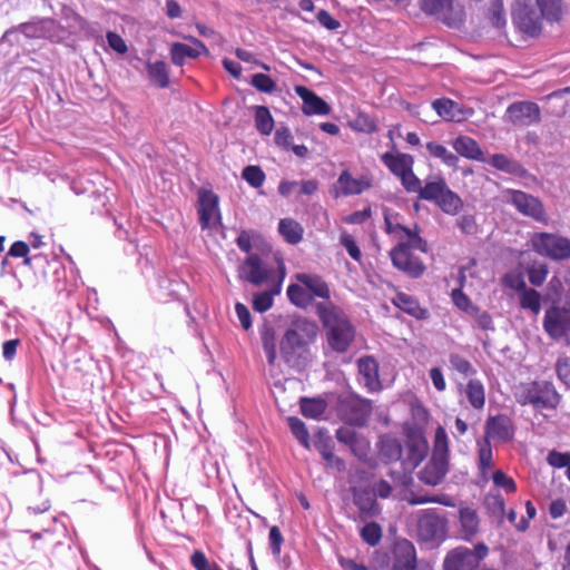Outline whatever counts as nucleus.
I'll return each mask as SVG.
<instances>
[{
	"mask_svg": "<svg viewBox=\"0 0 570 570\" xmlns=\"http://www.w3.org/2000/svg\"><path fill=\"white\" fill-rule=\"evenodd\" d=\"M238 277L254 286H274L281 293L286 277L284 259L275 254H249L238 266Z\"/></svg>",
	"mask_w": 570,
	"mask_h": 570,
	"instance_id": "nucleus-1",
	"label": "nucleus"
},
{
	"mask_svg": "<svg viewBox=\"0 0 570 570\" xmlns=\"http://www.w3.org/2000/svg\"><path fill=\"white\" fill-rule=\"evenodd\" d=\"M317 313L325 330L328 346L344 353L355 338V327L346 314L332 304H318Z\"/></svg>",
	"mask_w": 570,
	"mask_h": 570,
	"instance_id": "nucleus-2",
	"label": "nucleus"
},
{
	"mask_svg": "<svg viewBox=\"0 0 570 570\" xmlns=\"http://www.w3.org/2000/svg\"><path fill=\"white\" fill-rule=\"evenodd\" d=\"M318 326L307 318L294 320L281 341V354L286 363L295 365L297 358L316 340Z\"/></svg>",
	"mask_w": 570,
	"mask_h": 570,
	"instance_id": "nucleus-3",
	"label": "nucleus"
},
{
	"mask_svg": "<svg viewBox=\"0 0 570 570\" xmlns=\"http://www.w3.org/2000/svg\"><path fill=\"white\" fill-rule=\"evenodd\" d=\"M533 250L552 261L570 258V239L553 233H535L531 237Z\"/></svg>",
	"mask_w": 570,
	"mask_h": 570,
	"instance_id": "nucleus-4",
	"label": "nucleus"
},
{
	"mask_svg": "<svg viewBox=\"0 0 570 570\" xmlns=\"http://www.w3.org/2000/svg\"><path fill=\"white\" fill-rule=\"evenodd\" d=\"M559 394L549 382H532L524 385L518 394V401L535 409H554L559 403Z\"/></svg>",
	"mask_w": 570,
	"mask_h": 570,
	"instance_id": "nucleus-5",
	"label": "nucleus"
},
{
	"mask_svg": "<svg viewBox=\"0 0 570 570\" xmlns=\"http://www.w3.org/2000/svg\"><path fill=\"white\" fill-rule=\"evenodd\" d=\"M488 554L485 544H478L473 550L459 547L450 551L444 561L443 570H474Z\"/></svg>",
	"mask_w": 570,
	"mask_h": 570,
	"instance_id": "nucleus-6",
	"label": "nucleus"
},
{
	"mask_svg": "<svg viewBox=\"0 0 570 570\" xmlns=\"http://www.w3.org/2000/svg\"><path fill=\"white\" fill-rule=\"evenodd\" d=\"M540 11L538 12L530 3V0H517L512 7V21L523 33L531 37L539 36L542 30Z\"/></svg>",
	"mask_w": 570,
	"mask_h": 570,
	"instance_id": "nucleus-7",
	"label": "nucleus"
},
{
	"mask_svg": "<svg viewBox=\"0 0 570 570\" xmlns=\"http://www.w3.org/2000/svg\"><path fill=\"white\" fill-rule=\"evenodd\" d=\"M504 200L513 205L524 216L531 217L539 223L548 222L542 203L530 194L522 190L508 189L504 193Z\"/></svg>",
	"mask_w": 570,
	"mask_h": 570,
	"instance_id": "nucleus-8",
	"label": "nucleus"
},
{
	"mask_svg": "<svg viewBox=\"0 0 570 570\" xmlns=\"http://www.w3.org/2000/svg\"><path fill=\"white\" fill-rule=\"evenodd\" d=\"M338 413L348 424L364 425L372 413V404L357 395H346L340 401Z\"/></svg>",
	"mask_w": 570,
	"mask_h": 570,
	"instance_id": "nucleus-9",
	"label": "nucleus"
},
{
	"mask_svg": "<svg viewBox=\"0 0 570 570\" xmlns=\"http://www.w3.org/2000/svg\"><path fill=\"white\" fill-rule=\"evenodd\" d=\"M446 521L435 510H423L417 520V535L422 541H439L445 537Z\"/></svg>",
	"mask_w": 570,
	"mask_h": 570,
	"instance_id": "nucleus-10",
	"label": "nucleus"
},
{
	"mask_svg": "<svg viewBox=\"0 0 570 570\" xmlns=\"http://www.w3.org/2000/svg\"><path fill=\"white\" fill-rule=\"evenodd\" d=\"M421 9L433 16H438L448 26L456 27L463 21L464 11L453 0H420Z\"/></svg>",
	"mask_w": 570,
	"mask_h": 570,
	"instance_id": "nucleus-11",
	"label": "nucleus"
},
{
	"mask_svg": "<svg viewBox=\"0 0 570 570\" xmlns=\"http://www.w3.org/2000/svg\"><path fill=\"white\" fill-rule=\"evenodd\" d=\"M543 328L553 340H561L570 334V309L560 306L549 307L543 317Z\"/></svg>",
	"mask_w": 570,
	"mask_h": 570,
	"instance_id": "nucleus-12",
	"label": "nucleus"
},
{
	"mask_svg": "<svg viewBox=\"0 0 570 570\" xmlns=\"http://www.w3.org/2000/svg\"><path fill=\"white\" fill-rule=\"evenodd\" d=\"M412 245L409 240H403L397 244L391 252V258L393 265L405 272L412 277H419L424 272L423 263L411 253Z\"/></svg>",
	"mask_w": 570,
	"mask_h": 570,
	"instance_id": "nucleus-13",
	"label": "nucleus"
},
{
	"mask_svg": "<svg viewBox=\"0 0 570 570\" xmlns=\"http://www.w3.org/2000/svg\"><path fill=\"white\" fill-rule=\"evenodd\" d=\"M198 216L203 229H213L220 224L218 197L210 190L198 194Z\"/></svg>",
	"mask_w": 570,
	"mask_h": 570,
	"instance_id": "nucleus-14",
	"label": "nucleus"
},
{
	"mask_svg": "<svg viewBox=\"0 0 570 570\" xmlns=\"http://www.w3.org/2000/svg\"><path fill=\"white\" fill-rule=\"evenodd\" d=\"M385 232L400 242L409 240L410 245L421 252H426V243L420 237L417 228L411 229L403 226L396 219V216L384 214Z\"/></svg>",
	"mask_w": 570,
	"mask_h": 570,
	"instance_id": "nucleus-15",
	"label": "nucleus"
},
{
	"mask_svg": "<svg viewBox=\"0 0 570 570\" xmlns=\"http://www.w3.org/2000/svg\"><path fill=\"white\" fill-rule=\"evenodd\" d=\"M507 116L515 126H530L540 121V108L530 101L514 102L508 107Z\"/></svg>",
	"mask_w": 570,
	"mask_h": 570,
	"instance_id": "nucleus-16",
	"label": "nucleus"
},
{
	"mask_svg": "<svg viewBox=\"0 0 570 570\" xmlns=\"http://www.w3.org/2000/svg\"><path fill=\"white\" fill-rule=\"evenodd\" d=\"M190 43L174 42L170 47V56L173 63L183 66L186 58L195 59L202 53H208L205 45L195 37H186Z\"/></svg>",
	"mask_w": 570,
	"mask_h": 570,
	"instance_id": "nucleus-17",
	"label": "nucleus"
},
{
	"mask_svg": "<svg viewBox=\"0 0 570 570\" xmlns=\"http://www.w3.org/2000/svg\"><path fill=\"white\" fill-rule=\"evenodd\" d=\"M416 551L413 543L406 539L395 542L391 570H415Z\"/></svg>",
	"mask_w": 570,
	"mask_h": 570,
	"instance_id": "nucleus-18",
	"label": "nucleus"
},
{
	"mask_svg": "<svg viewBox=\"0 0 570 570\" xmlns=\"http://www.w3.org/2000/svg\"><path fill=\"white\" fill-rule=\"evenodd\" d=\"M513 425L511 420L505 415L489 417L485 424V440L507 442L513 438Z\"/></svg>",
	"mask_w": 570,
	"mask_h": 570,
	"instance_id": "nucleus-19",
	"label": "nucleus"
},
{
	"mask_svg": "<svg viewBox=\"0 0 570 570\" xmlns=\"http://www.w3.org/2000/svg\"><path fill=\"white\" fill-rule=\"evenodd\" d=\"M357 368L360 382L370 392H375L381 389V381L379 377V364L372 356H363L357 360Z\"/></svg>",
	"mask_w": 570,
	"mask_h": 570,
	"instance_id": "nucleus-20",
	"label": "nucleus"
},
{
	"mask_svg": "<svg viewBox=\"0 0 570 570\" xmlns=\"http://www.w3.org/2000/svg\"><path fill=\"white\" fill-rule=\"evenodd\" d=\"M294 90L303 101V112L305 115L326 116L331 112L328 104L308 88L304 86H295Z\"/></svg>",
	"mask_w": 570,
	"mask_h": 570,
	"instance_id": "nucleus-21",
	"label": "nucleus"
},
{
	"mask_svg": "<svg viewBox=\"0 0 570 570\" xmlns=\"http://www.w3.org/2000/svg\"><path fill=\"white\" fill-rule=\"evenodd\" d=\"M448 472V460L440 455H432L430 461L420 471L419 479L428 485H438Z\"/></svg>",
	"mask_w": 570,
	"mask_h": 570,
	"instance_id": "nucleus-22",
	"label": "nucleus"
},
{
	"mask_svg": "<svg viewBox=\"0 0 570 570\" xmlns=\"http://www.w3.org/2000/svg\"><path fill=\"white\" fill-rule=\"evenodd\" d=\"M295 279L303 284L309 293L312 301L316 297L328 299L330 298V288L328 285L323 281V278L315 274L307 273H297Z\"/></svg>",
	"mask_w": 570,
	"mask_h": 570,
	"instance_id": "nucleus-23",
	"label": "nucleus"
},
{
	"mask_svg": "<svg viewBox=\"0 0 570 570\" xmlns=\"http://www.w3.org/2000/svg\"><path fill=\"white\" fill-rule=\"evenodd\" d=\"M459 392L463 394L469 404L475 410H482L485 404V391L479 380L471 379L465 385L459 384Z\"/></svg>",
	"mask_w": 570,
	"mask_h": 570,
	"instance_id": "nucleus-24",
	"label": "nucleus"
},
{
	"mask_svg": "<svg viewBox=\"0 0 570 570\" xmlns=\"http://www.w3.org/2000/svg\"><path fill=\"white\" fill-rule=\"evenodd\" d=\"M452 147L456 154L464 158L478 161H485L479 144L476 142V140L469 136L456 137L452 142Z\"/></svg>",
	"mask_w": 570,
	"mask_h": 570,
	"instance_id": "nucleus-25",
	"label": "nucleus"
},
{
	"mask_svg": "<svg viewBox=\"0 0 570 570\" xmlns=\"http://www.w3.org/2000/svg\"><path fill=\"white\" fill-rule=\"evenodd\" d=\"M432 108L442 119L446 121H462L465 119L463 109L459 106V104L451 99H435L432 102Z\"/></svg>",
	"mask_w": 570,
	"mask_h": 570,
	"instance_id": "nucleus-26",
	"label": "nucleus"
},
{
	"mask_svg": "<svg viewBox=\"0 0 570 570\" xmlns=\"http://www.w3.org/2000/svg\"><path fill=\"white\" fill-rule=\"evenodd\" d=\"M381 160L396 177L413 168L414 164L411 155L402 153H385L381 156Z\"/></svg>",
	"mask_w": 570,
	"mask_h": 570,
	"instance_id": "nucleus-27",
	"label": "nucleus"
},
{
	"mask_svg": "<svg viewBox=\"0 0 570 570\" xmlns=\"http://www.w3.org/2000/svg\"><path fill=\"white\" fill-rule=\"evenodd\" d=\"M337 184L343 195H357L371 187V179L366 176L354 178L350 173L343 171Z\"/></svg>",
	"mask_w": 570,
	"mask_h": 570,
	"instance_id": "nucleus-28",
	"label": "nucleus"
},
{
	"mask_svg": "<svg viewBox=\"0 0 570 570\" xmlns=\"http://www.w3.org/2000/svg\"><path fill=\"white\" fill-rule=\"evenodd\" d=\"M448 184L441 176H429L419 190V198L436 203L446 190Z\"/></svg>",
	"mask_w": 570,
	"mask_h": 570,
	"instance_id": "nucleus-29",
	"label": "nucleus"
},
{
	"mask_svg": "<svg viewBox=\"0 0 570 570\" xmlns=\"http://www.w3.org/2000/svg\"><path fill=\"white\" fill-rule=\"evenodd\" d=\"M393 303L396 307L415 317L416 320H425L429 317L428 309L421 307L417 301L407 294L397 293L393 299Z\"/></svg>",
	"mask_w": 570,
	"mask_h": 570,
	"instance_id": "nucleus-30",
	"label": "nucleus"
},
{
	"mask_svg": "<svg viewBox=\"0 0 570 570\" xmlns=\"http://www.w3.org/2000/svg\"><path fill=\"white\" fill-rule=\"evenodd\" d=\"M353 497L354 503L362 515L373 517L380 513V507L372 492L365 490L355 491Z\"/></svg>",
	"mask_w": 570,
	"mask_h": 570,
	"instance_id": "nucleus-31",
	"label": "nucleus"
},
{
	"mask_svg": "<svg viewBox=\"0 0 570 570\" xmlns=\"http://www.w3.org/2000/svg\"><path fill=\"white\" fill-rule=\"evenodd\" d=\"M541 17L548 22H559L563 16L564 0H535Z\"/></svg>",
	"mask_w": 570,
	"mask_h": 570,
	"instance_id": "nucleus-32",
	"label": "nucleus"
},
{
	"mask_svg": "<svg viewBox=\"0 0 570 570\" xmlns=\"http://www.w3.org/2000/svg\"><path fill=\"white\" fill-rule=\"evenodd\" d=\"M379 453L387 462L397 461L402 456V445L397 439L384 435L379 441Z\"/></svg>",
	"mask_w": 570,
	"mask_h": 570,
	"instance_id": "nucleus-33",
	"label": "nucleus"
},
{
	"mask_svg": "<svg viewBox=\"0 0 570 570\" xmlns=\"http://www.w3.org/2000/svg\"><path fill=\"white\" fill-rule=\"evenodd\" d=\"M461 530L464 539H471L479 530V517L471 508H462L459 512Z\"/></svg>",
	"mask_w": 570,
	"mask_h": 570,
	"instance_id": "nucleus-34",
	"label": "nucleus"
},
{
	"mask_svg": "<svg viewBox=\"0 0 570 570\" xmlns=\"http://www.w3.org/2000/svg\"><path fill=\"white\" fill-rule=\"evenodd\" d=\"M425 147L432 157L440 159L444 165L451 168H458V155L449 150L444 145L438 141H429Z\"/></svg>",
	"mask_w": 570,
	"mask_h": 570,
	"instance_id": "nucleus-35",
	"label": "nucleus"
},
{
	"mask_svg": "<svg viewBox=\"0 0 570 570\" xmlns=\"http://www.w3.org/2000/svg\"><path fill=\"white\" fill-rule=\"evenodd\" d=\"M435 204L443 213L452 216L459 214L463 207L461 197L449 187Z\"/></svg>",
	"mask_w": 570,
	"mask_h": 570,
	"instance_id": "nucleus-36",
	"label": "nucleus"
},
{
	"mask_svg": "<svg viewBox=\"0 0 570 570\" xmlns=\"http://www.w3.org/2000/svg\"><path fill=\"white\" fill-rule=\"evenodd\" d=\"M428 453V443L423 439H414L407 443L406 464L416 468Z\"/></svg>",
	"mask_w": 570,
	"mask_h": 570,
	"instance_id": "nucleus-37",
	"label": "nucleus"
},
{
	"mask_svg": "<svg viewBox=\"0 0 570 570\" xmlns=\"http://www.w3.org/2000/svg\"><path fill=\"white\" fill-rule=\"evenodd\" d=\"M278 232L289 244H297L303 237L302 226L291 218L281 219L278 224Z\"/></svg>",
	"mask_w": 570,
	"mask_h": 570,
	"instance_id": "nucleus-38",
	"label": "nucleus"
},
{
	"mask_svg": "<svg viewBox=\"0 0 570 570\" xmlns=\"http://www.w3.org/2000/svg\"><path fill=\"white\" fill-rule=\"evenodd\" d=\"M147 72L151 82L157 87L167 88L169 86L168 70L164 61L148 62Z\"/></svg>",
	"mask_w": 570,
	"mask_h": 570,
	"instance_id": "nucleus-39",
	"label": "nucleus"
},
{
	"mask_svg": "<svg viewBox=\"0 0 570 570\" xmlns=\"http://www.w3.org/2000/svg\"><path fill=\"white\" fill-rule=\"evenodd\" d=\"M286 294L289 302L297 307L306 308L312 303L309 293H307L305 286L297 281L287 287Z\"/></svg>",
	"mask_w": 570,
	"mask_h": 570,
	"instance_id": "nucleus-40",
	"label": "nucleus"
},
{
	"mask_svg": "<svg viewBox=\"0 0 570 570\" xmlns=\"http://www.w3.org/2000/svg\"><path fill=\"white\" fill-rule=\"evenodd\" d=\"M326 410V403L321 399H302V414L309 419H320Z\"/></svg>",
	"mask_w": 570,
	"mask_h": 570,
	"instance_id": "nucleus-41",
	"label": "nucleus"
},
{
	"mask_svg": "<svg viewBox=\"0 0 570 570\" xmlns=\"http://www.w3.org/2000/svg\"><path fill=\"white\" fill-rule=\"evenodd\" d=\"M255 126L262 135H269L272 132L274 120L267 107H255Z\"/></svg>",
	"mask_w": 570,
	"mask_h": 570,
	"instance_id": "nucleus-42",
	"label": "nucleus"
},
{
	"mask_svg": "<svg viewBox=\"0 0 570 570\" xmlns=\"http://www.w3.org/2000/svg\"><path fill=\"white\" fill-rule=\"evenodd\" d=\"M520 294V306L538 315L541 311V295L533 288H525Z\"/></svg>",
	"mask_w": 570,
	"mask_h": 570,
	"instance_id": "nucleus-43",
	"label": "nucleus"
},
{
	"mask_svg": "<svg viewBox=\"0 0 570 570\" xmlns=\"http://www.w3.org/2000/svg\"><path fill=\"white\" fill-rule=\"evenodd\" d=\"M264 352L267 362L272 365L276 360V335L272 327L265 326L261 332Z\"/></svg>",
	"mask_w": 570,
	"mask_h": 570,
	"instance_id": "nucleus-44",
	"label": "nucleus"
},
{
	"mask_svg": "<svg viewBox=\"0 0 570 570\" xmlns=\"http://www.w3.org/2000/svg\"><path fill=\"white\" fill-rule=\"evenodd\" d=\"M487 161L495 169L508 174H518L521 169L517 161L510 159L503 154L492 155Z\"/></svg>",
	"mask_w": 570,
	"mask_h": 570,
	"instance_id": "nucleus-45",
	"label": "nucleus"
},
{
	"mask_svg": "<svg viewBox=\"0 0 570 570\" xmlns=\"http://www.w3.org/2000/svg\"><path fill=\"white\" fill-rule=\"evenodd\" d=\"M449 362L450 367L460 373L461 375H463L464 377H471L476 373V370L471 364V362L456 353L450 354Z\"/></svg>",
	"mask_w": 570,
	"mask_h": 570,
	"instance_id": "nucleus-46",
	"label": "nucleus"
},
{
	"mask_svg": "<svg viewBox=\"0 0 570 570\" xmlns=\"http://www.w3.org/2000/svg\"><path fill=\"white\" fill-rule=\"evenodd\" d=\"M268 289L254 294L253 307L259 313L268 311L273 305V297L279 293L275 292L274 286H267Z\"/></svg>",
	"mask_w": 570,
	"mask_h": 570,
	"instance_id": "nucleus-47",
	"label": "nucleus"
},
{
	"mask_svg": "<svg viewBox=\"0 0 570 570\" xmlns=\"http://www.w3.org/2000/svg\"><path fill=\"white\" fill-rule=\"evenodd\" d=\"M288 426L293 433V435L297 439V441L305 448L309 449V433L304 424V422L297 417L291 416L287 419Z\"/></svg>",
	"mask_w": 570,
	"mask_h": 570,
	"instance_id": "nucleus-48",
	"label": "nucleus"
},
{
	"mask_svg": "<svg viewBox=\"0 0 570 570\" xmlns=\"http://www.w3.org/2000/svg\"><path fill=\"white\" fill-rule=\"evenodd\" d=\"M360 534L365 543L375 547L382 539V528L376 522H368L361 529Z\"/></svg>",
	"mask_w": 570,
	"mask_h": 570,
	"instance_id": "nucleus-49",
	"label": "nucleus"
},
{
	"mask_svg": "<svg viewBox=\"0 0 570 570\" xmlns=\"http://www.w3.org/2000/svg\"><path fill=\"white\" fill-rule=\"evenodd\" d=\"M489 20L495 28H502L507 23L502 0H493L489 8Z\"/></svg>",
	"mask_w": 570,
	"mask_h": 570,
	"instance_id": "nucleus-50",
	"label": "nucleus"
},
{
	"mask_svg": "<svg viewBox=\"0 0 570 570\" xmlns=\"http://www.w3.org/2000/svg\"><path fill=\"white\" fill-rule=\"evenodd\" d=\"M406 500L411 505L423 504V503H428V502H434V503H439V504H442L445 507L454 505L452 499L446 494H440V495H435V497L412 494Z\"/></svg>",
	"mask_w": 570,
	"mask_h": 570,
	"instance_id": "nucleus-51",
	"label": "nucleus"
},
{
	"mask_svg": "<svg viewBox=\"0 0 570 570\" xmlns=\"http://www.w3.org/2000/svg\"><path fill=\"white\" fill-rule=\"evenodd\" d=\"M242 177L254 188H258L265 180V174L258 166H246L243 169Z\"/></svg>",
	"mask_w": 570,
	"mask_h": 570,
	"instance_id": "nucleus-52",
	"label": "nucleus"
},
{
	"mask_svg": "<svg viewBox=\"0 0 570 570\" xmlns=\"http://www.w3.org/2000/svg\"><path fill=\"white\" fill-rule=\"evenodd\" d=\"M449 449V439L444 428L439 426L434 434V451L433 455L446 458Z\"/></svg>",
	"mask_w": 570,
	"mask_h": 570,
	"instance_id": "nucleus-53",
	"label": "nucleus"
},
{
	"mask_svg": "<svg viewBox=\"0 0 570 570\" xmlns=\"http://www.w3.org/2000/svg\"><path fill=\"white\" fill-rule=\"evenodd\" d=\"M529 282L534 286H540L544 283L548 276V266L546 264H533L528 267Z\"/></svg>",
	"mask_w": 570,
	"mask_h": 570,
	"instance_id": "nucleus-54",
	"label": "nucleus"
},
{
	"mask_svg": "<svg viewBox=\"0 0 570 570\" xmlns=\"http://www.w3.org/2000/svg\"><path fill=\"white\" fill-rule=\"evenodd\" d=\"M402 186L407 193H416L421 190L422 181L420 178L413 173V168H410L404 174L399 176Z\"/></svg>",
	"mask_w": 570,
	"mask_h": 570,
	"instance_id": "nucleus-55",
	"label": "nucleus"
},
{
	"mask_svg": "<svg viewBox=\"0 0 570 570\" xmlns=\"http://www.w3.org/2000/svg\"><path fill=\"white\" fill-rule=\"evenodd\" d=\"M250 83L262 92L271 94L276 89V83L273 79L265 73H255L252 77Z\"/></svg>",
	"mask_w": 570,
	"mask_h": 570,
	"instance_id": "nucleus-56",
	"label": "nucleus"
},
{
	"mask_svg": "<svg viewBox=\"0 0 570 570\" xmlns=\"http://www.w3.org/2000/svg\"><path fill=\"white\" fill-rule=\"evenodd\" d=\"M320 453L322 458L325 460L327 466H330L331 469H334L338 472L345 470L344 461L341 458L336 456L327 445H323L322 448H320Z\"/></svg>",
	"mask_w": 570,
	"mask_h": 570,
	"instance_id": "nucleus-57",
	"label": "nucleus"
},
{
	"mask_svg": "<svg viewBox=\"0 0 570 570\" xmlns=\"http://www.w3.org/2000/svg\"><path fill=\"white\" fill-rule=\"evenodd\" d=\"M472 316L476 323V325L483 330V331H493V321L491 315L485 312L481 311L478 306L475 308H472V312L469 314Z\"/></svg>",
	"mask_w": 570,
	"mask_h": 570,
	"instance_id": "nucleus-58",
	"label": "nucleus"
},
{
	"mask_svg": "<svg viewBox=\"0 0 570 570\" xmlns=\"http://www.w3.org/2000/svg\"><path fill=\"white\" fill-rule=\"evenodd\" d=\"M547 462L553 468H567L568 470L570 466V452H558L552 450L547 456Z\"/></svg>",
	"mask_w": 570,
	"mask_h": 570,
	"instance_id": "nucleus-59",
	"label": "nucleus"
},
{
	"mask_svg": "<svg viewBox=\"0 0 570 570\" xmlns=\"http://www.w3.org/2000/svg\"><path fill=\"white\" fill-rule=\"evenodd\" d=\"M479 464L483 473L492 466V449L488 441L480 443Z\"/></svg>",
	"mask_w": 570,
	"mask_h": 570,
	"instance_id": "nucleus-60",
	"label": "nucleus"
},
{
	"mask_svg": "<svg viewBox=\"0 0 570 570\" xmlns=\"http://www.w3.org/2000/svg\"><path fill=\"white\" fill-rule=\"evenodd\" d=\"M340 243L344 246V248L346 249V252L353 259H355L357 262L361 261V257H362L361 249L358 248L354 238L350 234H347L345 232L342 233L340 236Z\"/></svg>",
	"mask_w": 570,
	"mask_h": 570,
	"instance_id": "nucleus-61",
	"label": "nucleus"
},
{
	"mask_svg": "<svg viewBox=\"0 0 570 570\" xmlns=\"http://www.w3.org/2000/svg\"><path fill=\"white\" fill-rule=\"evenodd\" d=\"M503 284H504V286L517 291L518 293H521L523 289L527 288V284L523 278V275L518 272L508 273L503 277Z\"/></svg>",
	"mask_w": 570,
	"mask_h": 570,
	"instance_id": "nucleus-62",
	"label": "nucleus"
},
{
	"mask_svg": "<svg viewBox=\"0 0 570 570\" xmlns=\"http://www.w3.org/2000/svg\"><path fill=\"white\" fill-rule=\"evenodd\" d=\"M191 564L196 570H220L216 563L209 562L202 551H195L191 556Z\"/></svg>",
	"mask_w": 570,
	"mask_h": 570,
	"instance_id": "nucleus-63",
	"label": "nucleus"
},
{
	"mask_svg": "<svg viewBox=\"0 0 570 570\" xmlns=\"http://www.w3.org/2000/svg\"><path fill=\"white\" fill-rule=\"evenodd\" d=\"M556 371L558 377L570 387V357L560 358L557 362Z\"/></svg>",
	"mask_w": 570,
	"mask_h": 570,
	"instance_id": "nucleus-64",
	"label": "nucleus"
}]
</instances>
